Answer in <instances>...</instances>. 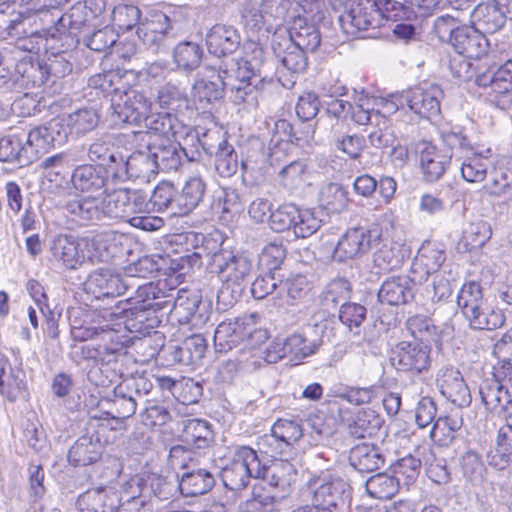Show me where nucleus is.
Returning <instances> with one entry per match:
<instances>
[{"mask_svg": "<svg viewBox=\"0 0 512 512\" xmlns=\"http://www.w3.org/2000/svg\"><path fill=\"white\" fill-rule=\"evenodd\" d=\"M212 266L222 281L217 295L218 302L232 306L242 295L252 272V261L242 253L221 249L213 253Z\"/></svg>", "mask_w": 512, "mask_h": 512, "instance_id": "nucleus-1", "label": "nucleus"}, {"mask_svg": "<svg viewBox=\"0 0 512 512\" xmlns=\"http://www.w3.org/2000/svg\"><path fill=\"white\" fill-rule=\"evenodd\" d=\"M131 339L118 329H103L100 340L78 347L82 359L94 360L100 364L101 373H106V380L100 383L102 386L114 383L122 376L119 358L124 356Z\"/></svg>", "mask_w": 512, "mask_h": 512, "instance_id": "nucleus-2", "label": "nucleus"}, {"mask_svg": "<svg viewBox=\"0 0 512 512\" xmlns=\"http://www.w3.org/2000/svg\"><path fill=\"white\" fill-rule=\"evenodd\" d=\"M440 138L445 146L451 149L450 157L460 164L461 175L471 183L482 182L487 175L490 164V150L479 151L461 132L441 130Z\"/></svg>", "mask_w": 512, "mask_h": 512, "instance_id": "nucleus-3", "label": "nucleus"}, {"mask_svg": "<svg viewBox=\"0 0 512 512\" xmlns=\"http://www.w3.org/2000/svg\"><path fill=\"white\" fill-rule=\"evenodd\" d=\"M384 5L376 0H347L339 16V23L347 35L355 36L361 31L376 29L387 19Z\"/></svg>", "mask_w": 512, "mask_h": 512, "instance_id": "nucleus-4", "label": "nucleus"}, {"mask_svg": "<svg viewBox=\"0 0 512 512\" xmlns=\"http://www.w3.org/2000/svg\"><path fill=\"white\" fill-rule=\"evenodd\" d=\"M189 450L177 445L170 450V461L174 467L186 469L179 481V490L185 497H194L209 492L215 484L212 473L206 469H195Z\"/></svg>", "mask_w": 512, "mask_h": 512, "instance_id": "nucleus-5", "label": "nucleus"}, {"mask_svg": "<svg viewBox=\"0 0 512 512\" xmlns=\"http://www.w3.org/2000/svg\"><path fill=\"white\" fill-rule=\"evenodd\" d=\"M264 475L256 451L247 446L236 448L229 464L222 469V481L226 488L240 491L247 487L251 478Z\"/></svg>", "mask_w": 512, "mask_h": 512, "instance_id": "nucleus-6", "label": "nucleus"}, {"mask_svg": "<svg viewBox=\"0 0 512 512\" xmlns=\"http://www.w3.org/2000/svg\"><path fill=\"white\" fill-rule=\"evenodd\" d=\"M103 218L128 221L148 209L147 196L140 190L120 188L100 200Z\"/></svg>", "mask_w": 512, "mask_h": 512, "instance_id": "nucleus-7", "label": "nucleus"}, {"mask_svg": "<svg viewBox=\"0 0 512 512\" xmlns=\"http://www.w3.org/2000/svg\"><path fill=\"white\" fill-rule=\"evenodd\" d=\"M267 338V332L256 327L254 314L221 322L214 332V344L219 352H227L245 339Z\"/></svg>", "mask_w": 512, "mask_h": 512, "instance_id": "nucleus-8", "label": "nucleus"}, {"mask_svg": "<svg viewBox=\"0 0 512 512\" xmlns=\"http://www.w3.org/2000/svg\"><path fill=\"white\" fill-rule=\"evenodd\" d=\"M111 99V121L115 125L139 124L151 112V101L141 92L129 89L126 84L125 91Z\"/></svg>", "mask_w": 512, "mask_h": 512, "instance_id": "nucleus-9", "label": "nucleus"}, {"mask_svg": "<svg viewBox=\"0 0 512 512\" xmlns=\"http://www.w3.org/2000/svg\"><path fill=\"white\" fill-rule=\"evenodd\" d=\"M264 475L259 478L266 479L271 487L279 488L282 495L255 496L252 506L263 507L264 512H274L275 503L278 499L284 498L291 491V485L296 479V469L287 460H278L269 467L262 465Z\"/></svg>", "mask_w": 512, "mask_h": 512, "instance_id": "nucleus-10", "label": "nucleus"}, {"mask_svg": "<svg viewBox=\"0 0 512 512\" xmlns=\"http://www.w3.org/2000/svg\"><path fill=\"white\" fill-rule=\"evenodd\" d=\"M432 348L425 342L401 341L392 350L391 361L398 371L419 375L432 363Z\"/></svg>", "mask_w": 512, "mask_h": 512, "instance_id": "nucleus-11", "label": "nucleus"}, {"mask_svg": "<svg viewBox=\"0 0 512 512\" xmlns=\"http://www.w3.org/2000/svg\"><path fill=\"white\" fill-rule=\"evenodd\" d=\"M479 87L489 88V100L500 110L512 108V60L501 63L493 72L482 73L476 77Z\"/></svg>", "mask_w": 512, "mask_h": 512, "instance_id": "nucleus-12", "label": "nucleus"}, {"mask_svg": "<svg viewBox=\"0 0 512 512\" xmlns=\"http://www.w3.org/2000/svg\"><path fill=\"white\" fill-rule=\"evenodd\" d=\"M443 90L437 84L423 82L399 95L400 105L406 104L415 114L430 119L440 113Z\"/></svg>", "mask_w": 512, "mask_h": 512, "instance_id": "nucleus-13", "label": "nucleus"}, {"mask_svg": "<svg viewBox=\"0 0 512 512\" xmlns=\"http://www.w3.org/2000/svg\"><path fill=\"white\" fill-rule=\"evenodd\" d=\"M92 245L87 238L60 234L52 241L50 251L55 262L66 269L75 270L86 260L93 261V256L89 254Z\"/></svg>", "mask_w": 512, "mask_h": 512, "instance_id": "nucleus-14", "label": "nucleus"}, {"mask_svg": "<svg viewBox=\"0 0 512 512\" xmlns=\"http://www.w3.org/2000/svg\"><path fill=\"white\" fill-rule=\"evenodd\" d=\"M211 315L210 307L194 293L180 292L170 312V321L180 326L198 329L203 327Z\"/></svg>", "mask_w": 512, "mask_h": 512, "instance_id": "nucleus-15", "label": "nucleus"}, {"mask_svg": "<svg viewBox=\"0 0 512 512\" xmlns=\"http://www.w3.org/2000/svg\"><path fill=\"white\" fill-rule=\"evenodd\" d=\"M507 19H512V0H487L470 13L471 25L484 35L502 29Z\"/></svg>", "mask_w": 512, "mask_h": 512, "instance_id": "nucleus-16", "label": "nucleus"}, {"mask_svg": "<svg viewBox=\"0 0 512 512\" xmlns=\"http://www.w3.org/2000/svg\"><path fill=\"white\" fill-rule=\"evenodd\" d=\"M312 493V507L319 512H331L332 507L344 502L343 496L348 489L347 483L340 477L325 474L309 482Z\"/></svg>", "mask_w": 512, "mask_h": 512, "instance_id": "nucleus-17", "label": "nucleus"}, {"mask_svg": "<svg viewBox=\"0 0 512 512\" xmlns=\"http://www.w3.org/2000/svg\"><path fill=\"white\" fill-rule=\"evenodd\" d=\"M372 237V231L364 227L348 229L338 240L333 259L345 262L361 257L370 250Z\"/></svg>", "mask_w": 512, "mask_h": 512, "instance_id": "nucleus-18", "label": "nucleus"}, {"mask_svg": "<svg viewBox=\"0 0 512 512\" xmlns=\"http://www.w3.org/2000/svg\"><path fill=\"white\" fill-rule=\"evenodd\" d=\"M105 10L104 0H84L74 4L59 19V25L63 28L81 30L84 27H94L98 24L99 17Z\"/></svg>", "mask_w": 512, "mask_h": 512, "instance_id": "nucleus-19", "label": "nucleus"}, {"mask_svg": "<svg viewBox=\"0 0 512 512\" xmlns=\"http://www.w3.org/2000/svg\"><path fill=\"white\" fill-rule=\"evenodd\" d=\"M127 280L108 268H100L88 276L84 285L87 293L100 299L124 294L130 286Z\"/></svg>", "mask_w": 512, "mask_h": 512, "instance_id": "nucleus-20", "label": "nucleus"}, {"mask_svg": "<svg viewBox=\"0 0 512 512\" xmlns=\"http://www.w3.org/2000/svg\"><path fill=\"white\" fill-rule=\"evenodd\" d=\"M437 384L441 394L459 408L471 404V392L459 370L447 367L440 370Z\"/></svg>", "mask_w": 512, "mask_h": 512, "instance_id": "nucleus-21", "label": "nucleus"}, {"mask_svg": "<svg viewBox=\"0 0 512 512\" xmlns=\"http://www.w3.org/2000/svg\"><path fill=\"white\" fill-rule=\"evenodd\" d=\"M446 260L445 250L441 244L426 241L418 250L411 271L418 282L427 281L432 274H437Z\"/></svg>", "mask_w": 512, "mask_h": 512, "instance_id": "nucleus-22", "label": "nucleus"}, {"mask_svg": "<svg viewBox=\"0 0 512 512\" xmlns=\"http://www.w3.org/2000/svg\"><path fill=\"white\" fill-rule=\"evenodd\" d=\"M303 436L301 425L288 419H278L271 428V433L263 437V444L271 448V453L283 454Z\"/></svg>", "mask_w": 512, "mask_h": 512, "instance_id": "nucleus-23", "label": "nucleus"}, {"mask_svg": "<svg viewBox=\"0 0 512 512\" xmlns=\"http://www.w3.org/2000/svg\"><path fill=\"white\" fill-rule=\"evenodd\" d=\"M415 281L416 276L410 278L407 275L387 278L378 291L379 301L391 306L409 303L415 296Z\"/></svg>", "mask_w": 512, "mask_h": 512, "instance_id": "nucleus-24", "label": "nucleus"}, {"mask_svg": "<svg viewBox=\"0 0 512 512\" xmlns=\"http://www.w3.org/2000/svg\"><path fill=\"white\" fill-rule=\"evenodd\" d=\"M451 45L459 55L471 59L481 58L490 47L489 40L473 25L470 27L463 25L460 30H456Z\"/></svg>", "mask_w": 512, "mask_h": 512, "instance_id": "nucleus-25", "label": "nucleus"}, {"mask_svg": "<svg viewBox=\"0 0 512 512\" xmlns=\"http://www.w3.org/2000/svg\"><path fill=\"white\" fill-rule=\"evenodd\" d=\"M107 181V170L102 165L81 164L71 174L73 188L81 193L99 192L105 188Z\"/></svg>", "mask_w": 512, "mask_h": 512, "instance_id": "nucleus-26", "label": "nucleus"}, {"mask_svg": "<svg viewBox=\"0 0 512 512\" xmlns=\"http://www.w3.org/2000/svg\"><path fill=\"white\" fill-rule=\"evenodd\" d=\"M170 29L168 16L162 12H154L138 25L137 35L147 47L157 52Z\"/></svg>", "mask_w": 512, "mask_h": 512, "instance_id": "nucleus-27", "label": "nucleus"}, {"mask_svg": "<svg viewBox=\"0 0 512 512\" xmlns=\"http://www.w3.org/2000/svg\"><path fill=\"white\" fill-rule=\"evenodd\" d=\"M63 210L67 218L80 226L103 219L100 200L91 196L71 199L65 203Z\"/></svg>", "mask_w": 512, "mask_h": 512, "instance_id": "nucleus-28", "label": "nucleus"}, {"mask_svg": "<svg viewBox=\"0 0 512 512\" xmlns=\"http://www.w3.org/2000/svg\"><path fill=\"white\" fill-rule=\"evenodd\" d=\"M206 44L211 54L221 57L236 51L240 36L234 27L216 24L207 33Z\"/></svg>", "mask_w": 512, "mask_h": 512, "instance_id": "nucleus-29", "label": "nucleus"}, {"mask_svg": "<svg viewBox=\"0 0 512 512\" xmlns=\"http://www.w3.org/2000/svg\"><path fill=\"white\" fill-rule=\"evenodd\" d=\"M117 503V493L106 487L89 489L77 499V506L81 512H114Z\"/></svg>", "mask_w": 512, "mask_h": 512, "instance_id": "nucleus-30", "label": "nucleus"}, {"mask_svg": "<svg viewBox=\"0 0 512 512\" xmlns=\"http://www.w3.org/2000/svg\"><path fill=\"white\" fill-rule=\"evenodd\" d=\"M479 395L485 409L500 415L512 402L507 387L494 378L484 379L479 386Z\"/></svg>", "mask_w": 512, "mask_h": 512, "instance_id": "nucleus-31", "label": "nucleus"}, {"mask_svg": "<svg viewBox=\"0 0 512 512\" xmlns=\"http://www.w3.org/2000/svg\"><path fill=\"white\" fill-rule=\"evenodd\" d=\"M282 0H245L241 7V17L246 26L257 29L264 22L265 14L279 17L283 8Z\"/></svg>", "mask_w": 512, "mask_h": 512, "instance_id": "nucleus-32", "label": "nucleus"}, {"mask_svg": "<svg viewBox=\"0 0 512 512\" xmlns=\"http://www.w3.org/2000/svg\"><path fill=\"white\" fill-rule=\"evenodd\" d=\"M102 454L98 436L85 434L79 437L68 452V461L73 466H86L96 462Z\"/></svg>", "mask_w": 512, "mask_h": 512, "instance_id": "nucleus-33", "label": "nucleus"}, {"mask_svg": "<svg viewBox=\"0 0 512 512\" xmlns=\"http://www.w3.org/2000/svg\"><path fill=\"white\" fill-rule=\"evenodd\" d=\"M205 191L206 183L201 176L190 177L174 200L175 215L183 216L193 211L202 201Z\"/></svg>", "mask_w": 512, "mask_h": 512, "instance_id": "nucleus-34", "label": "nucleus"}, {"mask_svg": "<svg viewBox=\"0 0 512 512\" xmlns=\"http://www.w3.org/2000/svg\"><path fill=\"white\" fill-rule=\"evenodd\" d=\"M156 172V167L152 153L134 152L129 157L119 161L116 168V175H123L129 178H149L152 173Z\"/></svg>", "mask_w": 512, "mask_h": 512, "instance_id": "nucleus-35", "label": "nucleus"}, {"mask_svg": "<svg viewBox=\"0 0 512 512\" xmlns=\"http://www.w3.org/2000/svg\"><path fill=\"white\" fill-rule=\"evenodd\" d=\"M219 71L226 82L250 83L253 77L261 74V63L257 59H231L224 62Z\"/></svg>", "mask_w": 512, "mask_h": 512, "instance_id": "nucleus-36", "label": "nucleus"}, {"mask_svg": "<svg viewBox=\"0 0 512 512\" xmlns=\"http://www.w3.org/2000/svg\"><path fill=\"white\" fill-rule=\"evenodd\" d=\"M450 158L430 143H423L420 151V168L424 180L427 182L439 180L446 171Z\"/></svg>", "mask_w": 512, "mask_h": 512, "instance_id": "nucleus-37", "label": "nucleus"}, {"mask_svg": "<svg viewBox=\"0 0 512 512\" xmlns=\"http://www.w3.org/2000/svg\"><path fill=\"white\" fill-rule=\"evenodd\" d=\"M349 463L359 472H372L384 464V456L377 446L362 443L350 450Z\"/></svg>", "mask_w": 512, "mask_h": 512, "instance_id": "nucleus-38", "label": "nucleus"}, {"mask_svg": "<svg viewBox=\"0 0 512 512\" xmlns=\"http://www.w3.org/2000/svg\"><path fill=\"white\" fill-rule=\"evenodd\" d=\"M158 320L155 316H149L148 310H136L127 315L122 323H117V329L121 331L123 325L124 330L129 331L134 335H143L144 338L140 339V345L150 347L152 339L149 337L150 333L156 328ZM123 334L122 332H120Z\"/></svg>", "mask_w": 512, "mask_h": 512, "instance_id": "nucleus-39", "label": "nucleus"}, {"mask_svg": "<svg viewBox=\"0 0 512 512\" xmlns=\"http://www.w3.org/2000/svg\"><path fill=\"white\" fill-rule=\"evenodd\" d=\"M284 42H291L307 52H314L320 45L321 36L315 25L299 18L293 22L289 30V37L285 38Z\"/></svg>", "mask_w": 512, "mask_h": 512, "instance_id": "nucleus-40", "label": "nucleus"}, {"mask_svg": "<svg viewBox=\"0 0 512 512\" xmlns=\"http://www.w3.org/2000/svg\"><path fill=\"white\" fill-rule=\"evenodd\" d=\"M273 50L282 66L292 74L305 72L308 60L307 51L296 47L291 42L273 43Z\"/></svg>", "mask_w": 512, "mask_h": 512, "instance_id": "nucleus-41", "label": "nucleus"}, {"mask_svg": "<svg viewBox=\"0 0 512 512\" xmlns=\"http://www.w3.org/2000/svg\"><path fill=\"white\" fill-rule=\"evenodd\" d=\"M309 291V282L302 275L280 280L277 290V299L280 300L279 305H296L306 298Z\"/></svg>", "mask_w": 512, "mask_h": 512, "instance_id": "nucleus-42", "label": "nucleus"}, {"mask_svg": "<svg viewBox=\"0 0 512 512\" xmlns=\"http://www.w3.org/2000/svg\"><path fill=\"white\" fill-rule=\"evenodd\" d=\"M206 340L200 334H192L184 341L173 347V360L183 365H192L200 361L206 351Z\"/></svg>", "mask_w": 512, "mask_h": 512, "instance_id": "nucleus-43", "label": "nucleus"}, {"mask_svg": "<svg viewBox=\"0 0 512 512\" xmlns=\"http://www.w3.org/2000/svg\"><path fill=\"white\" fill-rule=\"evenodd\" d=\"M464 317L470 327L475 330H495L505 323V315L502 310L490 306L487 302Z\"/></svg>", "mask_w": 512, "mask_h": 512, "instance_id": "nucleus-44", "label": "nucleus"}, {"mask_svg": "<svg viewBox=\"0 0 512 512\" xmlns=\"http://www.w3.org/2000/svg\"><path fill=\"white\" fill-rule=\"evenodd\" d=\"M156 170L163 172L177 171L181 165V153L178 146L169 140H161L158 144L149 146Z\"/></svg>", "mask_w": 512, "mask_h": 512, "instance_id": "nucleus-45", "label": "nucleus"}, {"mask_svg": "<svg viewBox=\"0 0 512 512\" xmlns=\"http://www.w3.org/2000/svg\"><path fill=\"white\" fill-rule=\"evenodd\" d=\"M112 315L113 313L109 309L88 314L87 317L96 325L90 324L87 320H84V323L80 326L74 325L72 327L73 338L81 342L92 340L95 337L100 340V333H102L103 329H115L114 327H110L107 323V319Z\"/></svg>", "mask_w": 512, "mask_h": 512, "instance_id": "nucleus-46", "label": "nucleus"}, {"mask_svg": "<svg viewBox=\"0 0 512 512\" xmlns=\"http://www.w3.org/2000/svg\"><path fill=\"white\" fill-rule=\"evenodd\" d=\"M16 68L20 91L41 87L49 79L43 61H21Z\"/></svg>", "mask_w": 512, "mask_h": 512, "instance_id": "nucleus-47", "label": "nucleus"}, {"mask_svg": "<svg viewBox=\"0 0 512 512\" xmlns=\"http://www.w3.org/2000/svg\"><path fill=\"white\" fill-rule=\"evenodd\" d=\"M409 251L399 243L382 245L373 256V262L383 272H389L402 266Z\"/></svg>", "mask_w": 512, "mask_h": 512, "instance_id": "nucleus-48", "label": "nucleus"}, {"mask_svg": "<svg viewBox=\"0 0 512 512\" xmlns=\"http://www.w3.org/2000/svg\"><path fill=\"white\" fill-rule=\"evenodd\" d=\"M375 105H377V101H375L374 97H359L350 110L353 121L359 125H380L381 122L385 125L387 117L379 109H376Z\"/></svg>", "mask_w": 512, "mask_h": 512, "instance_id": "nucleus-49", "label": "nucleus"}, {"mask_svg": "<svg viewBox=\"0 0 512 512\" xmlns=\"http://www.w3.org/2000/svg\"><path fill=\"white\" fill-rule=\"evenodd\" d=\"M284 340L287 357L290 361L299 362L308 356H311L321 345L319 339H311L306 334L294 333Z\"/></svg>", "mask_w": 512, "mask_h": 512, "instance_id": "nucleus-50", "label": "nucleus"}, {"mask_svg": "<svg viewBox=\"0 0 512 512\" xmlns=\"http://www.w3.org/2000/svg\"><path fill=\"white\" fill-rule=\"evenodd\" d=\"M176 132L173 139L178 143L180 153H183L190 162L200 161L202 158L200 132L184 125Z\"/></svg>", "mask_w": 512, "mask_h": 512, "instance_id": "nucleus-51", "label": "nucleus"}, {"mask_svg": "<svg viewBox=\"0 0 512 512\" xmlns=\"http://www.w3.org/2000/svg\"><path fill=\"white\" fill-rule=\"evenodd\" d=\"M438 2L439 0H383L384 13H387V19L391 21L408 19L414 13V6L431 9Z\"/></svg>", "mask_w": 512, "mask_h": 512, "instance_id": "nucleus-52", "label": "nucleus"}, {"mask_svg": "<svg viewBox=\"0 0 512 512\" xmlns=\"http://www.w3.org/2000/svg\"><path fill=\"white\" fill-rule=\"evenodd\" d=\"M163 291L153 282H148L138 286L135 295L130 298L131 308L135 310H153L154 312L163 308Z\"/></svg>", "mask_w": 512, "mask_h": 512, "instance_id": "nucleus-53", "label": "nucleus"}, {"mask_svg": "<svg viewBox=\"0 0 512 512\" xmlns=\"http://www.w3.org/2000/svg\"><path fill=\"white\" fill-rule=\"evenodd\" d=\"M108 402L111 408L106 412L107 415L113 419H127L135 414L138 399L124 390L119 383L113 390V398Z\"/></svg>", "mask_w": 512, "mask_h": 512, "instance_id": "nucleus-54", "label": "nucleus"}, {"mask_svg": "<svg viewBox=\"0 0 512 512\" xmlns=\"http://www.w3.org/2000/svg\"><path fill=\"white\" fill-rule=\"evenodd\" d=\"M203 49L193 42L179 43L173 51V60L177 67L185 72L197 69L202 61Z\"/></svg>", "mask_w": 512, "mask_h": 512, "instance_id": "nucleus-55", "label": "nucleus"}, {"mask_svg": "<svg viewBox=\"0 0 512 512\" xmlns=\"http://www.w3.org/2000/svg\"><path fill=\"white\" fill-rule=\"evenodd\" d=\"M145 127L154 134L164 136L169 140L174 137L178 128H182V123L179 122L177 117L170 112H160L151 114L144 119Z\"/></svg>", "mask_w": 512, "mask_h": 512, "instance_id": "nucleus-56", "label": "nucleus"}, {"mask_svg": "<svg viewBox=\"0 0 512 512\" xmlns=\"http://www.w3.org/2000/svg\"><path fill=\"white\" fill-rule=\"evenodd\" d=\"M381 426V418L373 410L358 411L348 424V432L355 438L374 434Z\"/></svg>", "mask_w": 512, "mask_h": 512, "instance_id": "nucleus-57", "label": "nucleus"}, {"mask_svg": "<svg viewBox=\"0 0 512 512\" xmlns=\"http://www.w3.org/2000/svg\"><path fill=\"white\" fill-rule=\"evenodd\" d=\"M399 485L394 475L378 473L367 479L365 489L373 498L390 499L397 493Z\"/></svg>", "mask_w": 512, "mask_h": 512, "instance_id": "nucleus-58", "label": "nucleus"}, {"mask_svg": "<svg viewBox=\"0 0 512 512\" xmlns=\"http://www.w3.org/2000/svg\"><path fill=\"white\" fill-rule=\"evenodd\" d=\"M21 23L24 33L13 34L11 38L15 39V45L20 50L38 53L42 46H46L47 39L42 33L33 29L30 17L25 16Z\"/></svg>", "mask_w": 512, "mask_h": 512, "instance_id": "nucleus-59", "label": "nucleus"}, {"mask_svg": "<svg viewBox=\"0 0 512 512\" xmlns=\"http://www.w3.org/2000/svg\"><path fill=\"white\" fill-rule=\"evenodd\" d=\"M226 89V81L218 70L216 75H212L210 80L201 78L193 85L195 96L200 101L211 103L222 98Z\"/></svg>", "mask_w": 512, "mask_h": 512, "instance_id": "nucleus-60", "label": "nucleus"}, {"mask_svg": "<svg viewBox=\"0 0 512 512\" xmlns=\"http://www.w3.org/2000/svg\"><path fill=\"white\" fill-rule=\"evenodd\" d=\"M126 84L123 76L118 71L97 74L88 81L90 87L101 91L105 95L113 94V98H116L122 91H125Z\"/></svg>", "mask_w": 512, "mask_h": 512, "instance_id": "nucleus-61", "label": "nucleus"}, {"mask_svg": "<svg viewBox=\"0 0 512 512\" xmlns=\"http://www.w3.org/2000/svg\"><path fill=\"white\" fill-rule=\"evenodd\" d=\"M490 225L483 220L470 223L463 231L461 244L467 251L482 248L491 238Z\"/></svg>", "mask_w": 512, "mask_h": 512, "instance_id": "nucleus-62", "label": "nucleus"}, {"mask_svg": "<svg viewBox=\"0 0 512 512\" xmlns=\"http://www.w3.org/2000/svg\"><path fill=\"white\" fill-rule=\"evenodd\" d=\"M27 150L23 146L22 140L15 135H7L0 138V161L17 162L21 166L30 162L26 156Z\"/></svg>", "mask_w": 512, "mask_h": 512, "instance_id": "nucleus-63", "label": "nucleus"}, {"mask_svg": "<svg viewBox=\"0 0 512 512\" xmlns=\"http://www.w3.org/2000/svg\"><path fill=\"white\" fill-rule=\"evenodd\" d=\"M183 437L186 443L196 448H204L209 445L212 438V431L207 421L189 419L184 426Z\"/></svg>", "mask_w": 512, "mask_h": 512, "instance_id": "nucleus-64", "label": "nucleus"}]
</instances>
